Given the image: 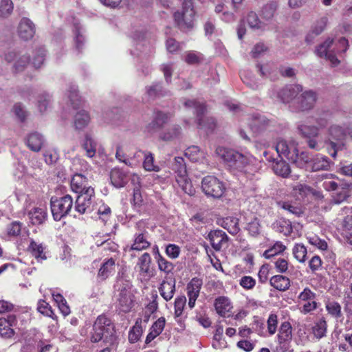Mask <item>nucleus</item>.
<instances>
[{"label": "nucleus", "instance_id": "1", "mask_svg": "<svg viewBox=\"0 0 352 352\" xmlns=\"http://www.w3.org/2000/svg\"><path fill=\"white\" fill-rule=\"evenodd\" d=\"M116 340L113 323L104 315L99 316L96 320L90 340L93 343L102 341L106 344L112 345Z\"/></svg>", "mask_w": 352, "mask_h": 352}, {"label": "nucleus", "instance_id": "2", "mask_svg": "<svg viewBox=\"0 0 352 352\" xmlns=\"http://www.w3.org/2000/svg\"><path fill=\"white\" fill-rule=\"evenodd\" d=\"M216 153L232 169L245 174H252L250 157L233 149L219 146Z\"/></svg>", "mask_w": 352, "mask_h": 352}, {"label": "nucleus", "instance_id": "3", "mask_svg": "<svg viewBox=\"0 0 352 352\" xmlns=\"http://www.w3.org/2000/svg\"><path fill=\"white\" fill-rule=\"evenodd\" d=\"M195 10L193 0H184L182 9L174 13V19L181 30H190L194 26Z\"/></svg>", "mask_w": 352, "mask_h": 352}, {"label": "nucleus", "instance_id": "4", "mask_svg": "<svg viewBox=\"0 0 352 352\" xmlns=\"http://www.w3.org/2000/svg\"><path fill=\"white\" fill-rule=\"evenodd\" d=\"M171 169L175 174L177 183L182 188L183 191L189 195H193L195 192V190L192 185L190 179L188 177L184 159L182 157H175L174 162L172 163Z\"/></svg>", "mask_w": 352, "mask_h": 352}, {"label": "nucleus", "instance_id": "5", "mask_svg": "<svg viewBox=\"0 0 352 352\" xmlns=\"http://www.w3.org/2000/svg\"><path fill=\"white\" fill-rule=\"evenodd\" d=\"M118 308L120 312L129 313L132 309V284L130 280L120 278L117 281Z\"/></svg>", "mask_w": 352, "mask_h": 352}, {"label": "nucleus", "instance_id": "6", "mask_svg": "<svg viewBox=\"0 0 352 352\" xmlns=\"http://www.w3.org/2000/svg\"><path fill=\"white\" fill-rule=\"evenodd\" d=\"M74 206V201L71 195H66L61 197H52L50 208L53 219L56 221L69 214Z\"/></svg>", "mask_w": 352, "mask_h": 352}, {"label": "nucleus", "instance_id": "7", "mask_svg": "<svg viewBox=\"0 0 352 352\" xmlns=\"http://www.w3.org/2000/svg\"><path fill=\"white\" fill-rule=\"evenodd\" d=\"M95 190L94 188H88L76 197L74 210L79 214L91 213L95 208Z\"/></svg>", "mask_w": 352, "mask_h": 352}, {"label": "nucleus", "instance_id": "8", "mask_svg": "<svg viewBox=\"0 0 352 352\" xmlns=\"http://www.w3.org/2000/svg\"><path fill=\"white\" fill-rule=\"evenodd\" d=\"M184 105L187 108L194 109V113L196 114L197 118V126L199 128H206L208 130L212 131L216 126L214 119L210 118L207 119V122L203 120L204 115L206 111L205 103L199 102L196 100H188L184 102Z\"/></svg>", "mask_w": 352, "mask_h": 352}, {"label": "nucleus", "instance_id": "9", "mask_svg": "<svg viewBox=\"0 0 352 352\" xmlns=\"http://www.w3.org/2000/svg\"><path fill=\"white\" fill-rule=\"evenodd\" d=\"M201 188L206 195L214 198L222 197L226 190L223 182L212 175H207L202 179Z\"/></svg>", "mask_w": 352, "mask_h": 352}, {"label": "nucleus", "instance_id": "10", "mask_svg": "<svg viewBox=\"0 0 352 352\" xmlns=\"http://www.w3.org/2000/svg\"><path fill=\"white\" fill-rule=\"evenodd\" d=\"M292 327L289 321L283 322L276 336L277 352H287L291 347L292 340Z\"/></svg>", "mask_w": 352, "mask_h": 352}, {"label": "nucleus", "instance_id": "11", "mask_svg": "<svg viewBox=\"0 0 352 352\" xmlns=\"http://www.w3.org/2000/svg\"><path fill=\"white\" fill-rule=\"evenodd\" d=\"M16 324L17 320L14 314L0 318V336L4 339L12 338L15 333L14 327Z\"/></svg>", "mask_w": 352, "mask_h": 352}, {"label": "nucleus", "instance_id": "12", "mask_svg": "<svg viewBox=\"0 0 352 352\" xmlns=\"http://www.w3.org/2000/svg\"><path fill=\"white\" fill-rule=\"evenodd\" d=\"M248 124L254 133L258 134L268 129L272 121L265 116L256 113L250 116Z\"/></svg>", "mask_w": 352, "mask_h": 352}, {"label": "nucleus", "instance_id": "13", "mask_svg": "<svg viewBox=\"0 0 352 352\" xmlns=\"http://www.w3.org/2000/svg\"><path fill=\"white\" fill-rule=\"evenodd\" d=\"M203 285V280L198 277L192 278L187 284L186 290L188 297V306L190 309L195 307V302L199 296Z\"/></svg>", "mask_w": 352, "mask_h": 352}, {"label": "nucleus", "instance_id": "14", "mask_svg": "<svg viewBox=\"0 0 352 352\" xmlns=\"http://www.w3.org/2000/svg\"><path fill=\"white\" fill-rule=\"evenodd\" d=\"M170 118V114L164 113L162 111H154L153 114V120L148 123L146 129L148 132L153 133L162 129Z\"/></svg>", "mask_w": 352, "mask_h": 352}, {"label": "nucleus", "instance_id": "15", "mask_svg": "<svg viewBox=\"0 0 352 352\" xmlns=\"http://www.w3.org/2000/svg\"><path fill=\"white\" fill-rule=\"evenodd\" d=\"M297 100L300 111H309L314 108L317 100V94L311 90L306 91L298 98Z\"/></svg>", "mask_w": 352, "mask_h": 352}, {"label": "nucleus", "instance_id": "16", "mask_svg": "<svg viewBox=\"0 0 352 352\" xmlns=\"http://www.w3.org/2000/svg\"><path fill=\"white\" fill-rule=\"evenodd\" d=\"M35 34V26L32 21L28 18H23L18 27V34L19 37L25 41L33 38Z\"/></svg>", "mask_w": 352, "mask_h": 352}, {"label": "nucleus", "instance_id": "17", "mask_svg": "<svg viewBox=\"0 0 352 352\" xmlns=\"http://www.w3.org/2000/svg\"><path fill=\"white\" fill-rule=\"evenodd\" d=\"M208 239L212 248L216 251H220L223 244L228 241V235L221 230H211L208 235Z\"/></svg>", "mask_w": 352, "mask_h": 352}, {"label": "nucleus", "instance_id": "18", "mask_svg": "<svg viewBox=\"0 0 352 352\" xmlns=\"http://www.w3.org/2000/svg\"><path fill=\"white\" fill-rule=\"evenodd\" d=\"M329 135L330 140V144L331 148L333 149V152L330 153V155L335 157L337 154V144L333 142V140L336 141H342L346 136V133L344 130L340 126L338 125H332L329 129Z\"/></svg>", "mask_w": 352, "mask_h": 352}, {"label": "nucleus", "instance_id": "19", "mask_svg": "<svg viewBox=\"0 0 352 352\" xmlns=\"http://www.w3.org/2000/svg\"><path fill=\"white\" fill-rule=\"evenodd\" d=\"M297 146L294 142L288 144L285 140H280L276 143V151L279 157H285L290 161V156L297 151Z\"/></svg>", "mask_w": 352, "mask_h": 352}, {"label": "nucleus", "instance_id": "20", "mask_svg": "<svg viewBox=\"0 0 352 352\" xmlns=\"http://www.w3.org/2000/svg\"><path fill=\"white\" fill-rule=\"evenodd\" d=\"M217 313L222 316H230L232 309V303L230 299L226 296L217 297L214 303Z\"/></svg>", "mask_w": 352, "mask_h": 352}, {"label": "nucleus", "instance_id": "21", "mask_svg": "<svg viewBox=\"0 0 352 352\" xmlns=\"http://www.w3.org/2000/svg\"><path fill=\"white\" fill-rule=\"evenodd\" d=\"M302 91V87L299 85L286 86L279 91L278 96L283 102L288 103L295 98L298 94Z\"/></svg>", "mask_w": 352, "mask_h": 352}, {"label": "nucleus", "instance_id": "22", "mask_svg": "<svg viewBox=\"0 0 352 352\" xmlns=\"http://www.w3.org/2000/svg\"><path fill=\"white\" fill-rule=\"evenodd\" d=\"M46 246L43 245L42 243H38L33 239L30 241V245L28 247V252L37 260L38 262H42L47 259Z\"/></svg>", "mask_w": 352, "mask_h": 352}, {"label": "nucleus", "instance_id": "23", "mask_svg": "<svg viewBox=\"0 0 352 352\" xmlns=\"http://www.w3.org/2000/svg\"><path fill=\"white\" fill-rule=\"evenodd\" d=\"M151 257L148 252L143 253L138 258L136 264L141 276L150 277L152 276L151 270Z\"/></svg>", "mask_w": 352, "mask_h": 352}, {"label": "nucleus", "instance_id": "24", "mask_svg": "<svg viewBox=\"0 0 352 352\" xmlns=\"http://www.w3.org/2000/svg\"><path fill=\"white\" fill-rule=\"evenodd\" d=\"M88 188H92L88 186L87 178L80 173L75 174L71 180V188L76 193H82Z\"/></svg>", "mask_w": 352, "mask_h": 352}, {"label": "nucleus", "instance_id": "25", "mask_svg": "<svg viewBox=\"0 0 352 352\" xmlns=\"http://www.w3.org/2000/svg\"><path fill=\"white\" fill-rule=\"evenodd\" d=\"M270 285L279 292H285L289 289L291 280L285 276L277 274L270 278Z\"/></svg>", "mask_w": 352, "mask_h": 352}, {"label": "nucleus", "instance_id": "26", "mask_svg": "<svg viewBox=\"0 0 352 352\" xmlns=\"http://www.w3.org/2000/svg\"><path fill=\"white\" fill-rule=\"evenodd\" d=\"M166 324V320L164 317L159 318L151 326L150 331L146 336L145 344L151 342L155 338L160 336L163 331Z\"/></svg>", "mask_w": 352, "mask_h": 352}, {"label": "nucleus", "instance_id": "27", "mask_svg": "<svg viewBox=\"0 0 352 352\" xmlns=\"http://www.w3.org/2000/svg\"><path fill=\"white\" fill-rule=\"evenodd\" d=\"M45 143L44 137L38 132L30 133L26 138L28 148L34 152L39 151Z\"/></svg>", "mask_w": 352, "mask_h": 352}, {"label": "nucleus", "instance_id": "28", "mask_svg": "<svg viewBox=\"0 0 352 352\" xmlns=\"http://www.w3.org/2000/svg\"><path fill=\"white\" fill-rule=\"evenodd\" d=\"M159 292L166 301L170 300L175 293V280H164L159 287Z\"/></svg>", "mask_w": 352, "mask_h": 352}, {"label": "nucleus", "instance_id": "29", "mask_svg": "<svg viewBox=\"0 0 352 352\" xmlns=\"http://www.w3.org/2000/svg\"><path fill=\"white\" fill-rule=\"evenodd\" d=\"M311 161L312 158L309 152L302 151L299 153L298 148L297 151L290 156V162L300 168L307 167V165L311 164Z\"/></svg>", "mask_w": 352, "mask_h": 352}, {"label": "nucleus", "instance_id": "30", "mask_svg": "<svg viewBox=\"0 0 352 352\" xmlns=\"http://www.w3.org/2000/svg\"><path fill=\"white\" fill-rule=\"evenodd\" d=\"M327 322L324 317H321L314 322L311 327V333L314 338L320 340L327 336Z\"/></svg>", "mask_w": 352, "mask_h": 352}, {"label": "nucleus", "instance_id": "31", "mask_svg": "<svg viewBox=\"0 0 352 352\" xmlns=\"http://www.w3.org/2000/svg\"><path fill=\"white\" fill-rule=\"evenodd\" d=\"M327 23L328 19L327 16H322L317 20L312 25L310 32L307 36L306 41L309 43L314 36L320 35L324 30Z\"/></svg>", "mask_w": 352, "mask_h": 352}, {"label": "nucleus", "instance_id": "32", "mask_svg": "<svg viewBox=\"0 0 352 352\" xmlns=\"http://www.w3.org/2000/svg\"><path fill=\"white\" fill-rule=\"evenodd\" d=\"M239 219L234 217H227L219 220V223L224 229L227 230L228 232L232 234H236L239 230Z\"/></svg>", "mask_w": 352, "mask_h": 352}, {"label": "nucleus", "instance_id": "33", "mask_svg": "<svg viewBox=\"0 0 352 352\" xmlns=\"http://www.w3.org/2000/svg\"><path fill=\"white\" fill-rule=\"evenodd\" d=\"M325 309L327 314L336 320L342 318L341 305L334 300L328 299L324 302Z\"/></svg>", "mask_w": 352, "mask_h": 352}, {"label": "nucleus", "instance_id": "34", "mask_svg": "<svg viewBox=\"0 0 352 352\" xmlns=\"http://www.w3.org/2000/svg\"><path fill=\"white\" fill-rule=\"evenodd\" d=\"M310 166L312 171L326 170L330 166V162L327 156L318 154L312 159Z\"/></svg>", "mask_w": 352, "mask_h": 352}, {"label": "nucleus", "instance_id": "35", "mask_svg": "<svg viewBox=\"0 0 352 352\" xmlns=\"http://www.w3.org/2000/svg\"><path fill=\"white\" fill-rule=\"evenodd\" d=\"M278 4L276 1H270L265 4L260 10L261 16L267 21L271 20L278 9Z\"/></svg>", "mask_w": 352, "mask_h": 352}, {"label": "nucleus", "instance_id": "36", "mask_svg": "<svg viewBox=\"0 0 352 352\" xmlns=\"http://www.w3.org/2000/svg\"><path fill=\"white\" fill-rule=\"evenodd\" d=\"M277 206L296 217H300L304 213L301 206L291 201H279L277 202Z\"/></svg>", "mask_w": 352, "mask_h": 352}, {"label": "nucleus", "instance_id": "37", "mask_svg": "<svg viewBox=\"0 0 352 352\" xmlns=\"http://www.w3.org/2000/svg\"><path fill=\"white\" fill-rule=\"evenodd\" d=\"M110 178L112 184L117 188L124 186L128 182V177L120 169L112 170Z\"/></svg>", "mask_w": 352, "mask_h": 352}, {"label": "nucleus", "instance_id": "38", "mask_svg": "<svg viewBox=\"0 0 352 352\" xmlns=\"http://www.w3.org/2000/svg\"><path fill=\"white\" fill-rule=\"evenodd\" d=\"M28 216L32 224L40 225L45 221L47 212L44 209L34 208L28 212Z\"/></svg>", "mask_w": 352, "mask_h": 352}, {"label": "nucleus", "instance_id": "39", "mask_svg": "<svg viewBox=\"0 0 352 352\" xmlns=\"http://www.w3.org/2000/svg\"><path fill=\"white\" fill-rule=\"evenodd\" d=\"M115 261L111 258L106 261L100 267L98 273V278L101 280L107 279L114 271Z\"/></svg>", "mask_w": 352, "mask_h": 352}, {"label": "nucleus", "instance_id": "40", "mask_svg": "<svg viewBox=\"0 0 352 352\" xmlns=\"http://www.w3.org/2000/svg\"><path fill=\"white\" fill-rule=\"evenodd\" d=\"M272 169L276 175L284 178L288 177L291 173V169L289 164L283 159L274 162Z\"/></svg>", "mask_w": 352, "mask_h": 352}, {"label": "nucleus", "instance_id": "41", "mask_svg": "<svg viewBox=\"0 0 352 352\" xmlns=\"http://www.w3.org/2000/svg\"><path fill=\"white\" fill-rule=\"evenodd\" d=\"M286 249L287 247L283 244V243L278 241L263 252V256L267 259H270L276 255L283 253Z\"/></svg>", "mask_w": 352, "mask_h": 352}, {"label": "nucleus", "instance_id": "42", "mask_svg": "<svg viewBox=\"0 0 352 352\" xmlns=\"http://www.w3.org/2000/svg\"><path fill=\"white\" fill-rule=\"evenodd\" d=\"M300 134L305 138H318L319 135L318 127L306 124H300L298 126Z\"/></svg>", "mask_w": 352, "mask_h": 352}, {"label": "nucleus", "instance_id": "43", "mask_svg": "<svg viewBox=\"0 0 352 352\" xmlns=\"http://www.w3.org/2000/svg\"><path fill=\"white\" fill-rule=\"evenodd\" d=\"M89 116L85 110H80L75 116L74 124L77 129L85 127L89 122Z\"/></svg>", "mask_w": 352, "mask_h": 352}, {"label": "nucleus", "instance_id": "44", "mask_svg": "<svg viewBox=\"0 0 352 352\" xmlns=\"http://www.w3.org/2000/svg\"><path fill=\"white\" fill-rule=\"evenodd\" d=\"M181 132L179 125H173L169 127L166 131L160 135V138L164 141H171L177 138Z\"/></svg>", "mask_w": 352, "mask_h": 352}, {"label": "nucleus", "instance_id": "45", "mask_svg": "<svg viewBox=\"0 0 352 352\" xmlns=\"http://www.w3.org/2000/svg\"><path fill=\"white\" fill-rule=\"evenodd\" d=\"M185 155L192 162H197L204 157V153L197 146H191L186 148Z\"/></svg>", "mask_w": 352, "mask_h": 352}, {"label": "nucleus", "instance_id": "46", "mask_svg": "<svg viewBox=\"0 0 352 352\" xmlns=\"http://www.w3.org/2000/svg\"><path fill=\"white\" fill-rule=\"evenodd\" d=\"M342 236L349 244L352 245V216L344 219Z\"/></svg>", "mask_w": 352, "mask_h": 352}, {"label": "nucleus", "instance_id": "47", "mask_svg": "<svg viewBox=\"0 0 352 352\" xmlns=\"http://www.w3.org/2000/svg\"><path fill=\"white\" fill-rule=\"evenodd\" d=\"M96 146L97 144L94 140L90 135H87L83 143V148L86 151L87 155L89 157H92L95 155Z\"/></svg>", "mask_w": 352, "mask_h": 352}, {"label": "nucleus", "instance_id": "48", "mask_svg": "<svg viewBox=\"0 0 352 352\" xmlns=\"http://www.w3.org/2000/svg\"><path fill=\"white\" fill-rule=\"evenodd\" d=\"M294 258L300 263L305 261L307 256V248L303 244L296 243L292 250Z\"/></svg>", "mask_w": 352, "mask_h": 352}, {"label": "nucleus", "instance_id": "49", "mask_svg": "<svg viewBox=\"0 0 352 352\" xmlns=\"http://www.w3.org/2000/svg\"><path fill=\"white\" fill-rule=\"evenodd\" d=\"M30 63V56L20 52V55L13 64V68L16 72L23 71Z\"/></svg>", "mask_w": 352, "mask_h": 352}, {"label": "nucleus", "instance_id": "50", "mask_svg": "<svg viewBox=\"0 0 352 352\" xmlns=\"http://www.w3.org/2000/svg\"><path fill=\"white\" fill-rule=\"evenodd\" d=\"M157 262L160 271L164 272L166 274L173 272L175 267L174 265L162 255L159 254Z\"/></svg>", "mask_w": 352, "mask_h": 352}, {"label": "nucleus", "instance_id": "51", "mask_svg": "<svg viewBox=\"0 0 352 352\" xmlns=\"http://www.w3.org/2000/svg\"><path fill=\"white\" fill-rule=\"evenodd\" d=\"M150 245V242L143 234H139L133 241V250L141 251L146 250L148 248Z\"/></svg>", "mask_w": 352, "mask_h": 352}, {"label": "nucleus", "instance_id": "52", "mask_svg": "<svg viewBox=\"0 0 352 352\" xmlns=\"http://www.w3.org/2000/svg\"><path fill=\"white\" fill-rule=\"evenodd\" d=\"M143 167L147 171L158 172L160 170L157 165L154 164V157L153 155L151 153L144 154Z\"/></svg>", "mask_w": 352, "mask_h": 352}, {"label": "nucleus", "instance_id": "53", "mask_svg": "<svg viewBox=\"0 0 352 352\" xmlns=\"http://www.w3.org/2000/svg\"><path fill=\"white\" fill-rule=\"evenodd\" d=\"M277 230L285 235H289L292 232V223L289 220L280 219L276 223Z\"/></svg>", "mask_w": 352, "mask_h": 352}, {"label": "nucleus", "instance_id": "54", "mask_svg": "<svg viewBox=\"0 0 352 352\" xmlns=\"http://www.w3.org/2000/svg\"><path fill=\"white\" fill-rule=\"evenodd\" d=\"M247 23L250 28L258 30L262 27V22L255 12L250 11L246 17Z\"/></svg>", "mask_w": 352, "mask_h": 352}, {"label": "nucleus", "instance_id": "55", "mask_svg": "<svg viewBox=\"0 0 352 352\" xmlns=\"http://www.w3.org/2000/svg\"><path fill=\"white\" fill-rule=\"evenodd\" d=\"M316 294L308 287H305L298 296L299 302H310L311 300H316Z\"/></svg>", "mask_w": 352, "mask_h": 352}, {"label": "nucleus", "instance_id": "56", "mask_svg": "<svg viewBox=\"0 0 352 352\" xmlns=\"http://www.w3.org/2000/svg\"><path fill=\"white\" fill-rule=\"evenodd\" d=\"M14 8L12 0H1L0 2V16L6 17L11 14Z\"/></svg>", "mask_w": 352, "mask_h": 352}, {"label": "nucleus", "instance_id": "57", "mask_svg": "<svg viewBox=\"0 0 352 352\" xmlns=\"http://www.w3.org/2000/svg\"><path fill=\"white\" fill-rule=\"evenodd\" d=\"M186 303V298L184 296H179L175 298L174 303V314L176 318L182 316Z\"/></svg>", "mask_w": 352, "mask_h": 352}, {"label": "nucleus", "instance_id": "58", "mask_svg": "<svg viewBox=\"0 0 352 352\" xmlns=\"http://www.w3.org/2000/svg\"><path fill=\"white\" fill-rule=\"evenodd\" d=\"M267 331L270 336L275 334L278 327V316L270 314L267 320Z\"/></svg>", "mask_w": 352, "mask_h": 352}, {"label": "nucleus", "instance_id": "59", "mask_svg": "<svg viewBox=\"0 0 352 352\" xmlns=\"http://www.w3.org/2000/svg\"><path fill=\"white\" fill-rule=\"evenodd\" d=\"M274 267L280 274L285 273L289 267V261L285 258H278L274 261Z\"/></svg>", "mask_w": 352, "mask_h": 352}, {"label": "nucleus", "instance_id": "60", "mask_svg": "<svg viewBox=\"0 0 352 352\" xmlns=\"http://www.w3.org/2000/svg\"><path fill=\"white\" fill-rule=\"evenodd\" d=\"M68 98L71 102V104L74 109L77 108L80 104V98L78 96V90L76 86H71L70 90L69 91Z\"/></svg>", "mask_w": 352, "mask_h": 352}, {"label": "nucleus", "instance_id": "61", "mask_svg": "<svg viewBox=\"0 0 352 352\" xmlns=\"http://www.w3.org/2000/svg\"><path fill=\"white\" fill-rule=\"evenodd\" d=\"M37 309L42 314L54 318V313L51 306L45 300H41L38 301Z\"/></svg>", "mask_w": 352, "mask_h": 352}, {"label": "nucleus", "instance_id": "62", "mask_svg": "<svg viewBox=\"0 0 352 352\" xmlns=\"http://www.w3.org/2000/svg\"><path fill=\"white\" fill-rule=\"evenodd\" d=\"M351 186V184H345L344 186L341 188V190L337 193L336 197L334 198L336 204H340L345 201L350 196L349 188Z\"/></svg>", "mask_w": 352, "mask_h": 352}, {"label": "nucleus", "instance_id": "63", "mask_svg": "<svg viewBox=\"0 0 352 352\" xmlns=\"http://www.w3.org/2000/svg\"><path fill=\"white\" fill-rule=\"evenodd\" d=\"M12 111L16 116V117L21 121L24 122L25 119L27 118L28 113L25 111L24 107L22 105L21 103H16L13 108Z\"/></svg>", "mask_w": 352, "mask_h": 352}, {"label": "nucleus", "instance_id": "64", "mask_svg": "<svg viewBox=\"0 0 352 352\" xmlns=\"http://www.w3.org/2000/svg\"><path fill=\"white\" fill-rule=\"evenodd\" d=\"M239 285L244 289H252L256 285V280L251 276H243L239 280Z\"/></svg>", "mask_w": 352, "mask_h": 352}]
</instances>
